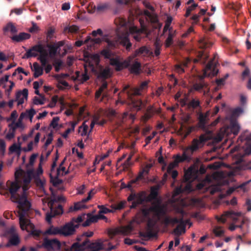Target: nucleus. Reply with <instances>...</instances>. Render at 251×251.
<instances>
[{
    "instance_id": "1",
    "label": "nucleus",
    "mask_w": 251,
    "mask_h": 251,
    "mask_svg": "<svg viewBox=\"0 0 251 251\" xmlns=\"http://www.w3.org/2000/svg\"><path fill=\"white\" fill-rule=\"evenodd\" d=\"M36 158H17L18 162L21 164L15 172V181H7L6 186L0 183V194L8 196L10 194L11 200L18 203V207H20V201L23 197L28 201L26 191L32 178H34L37 187L40 189L44 188L45 181L39 177L43 173L41 164L36 172L33 168Z\"/></svg>"
},
{
    "instance_id": "2",
    "label": "nucleus",
    "mask_w": 251,
    "mask_h": 251,
    "mask_svg": "<svg viewBox=\"0 0 251 251\" xmlns=\"http://www.w3.org/2000/svg\"><path fill=\"white\" fill-rule=\"evenodd\" d=\"M240 129V127L238 123L235 121H231L229 126L221 128L215 136H214L211 131H208L201 135L199 139H194L191 145L186 149V151L188 153H193L202 148L208 140H212L213 144L219 143L225 136L228 137L231 133L234 136L237 135Z\"/></svg>"
},
{
    "instance_id": "3",
    "label": "nucleus",
    "mask_w": 251,
    "mask_h": 251,
    "mask_svg": "<svg viewBox=\"0 0 251 251\" xmlns=\"http://www.w3.org/2000/svg\"><path fill=\"white\" fill-rule=\"evenodd\" d=\"M20 201V207H18L19 210L18 214L20 227L23 230H26L30 232L35 238H37L40 236L41 231L35 229L34 225L27 218L30 209L31 204L29 201L26 200L25 197H23Z\"/></svg>"
},
{
    "instance_id": "4",
    "label": "nucleus",
    "mask_w": 251,
    "mask_h": 251,
    "mask_svg": "<svg viewBox=\"0 0 251 251\" xmlns=\"http://www.w3.org/2000/svg\"><path fill=\"white\" fill-rule=\"evenodd\" d=\"M129 35L126 33L124 35H119L118 39L114 40H111L109 39L105 40L107 45L105 49H103L100 52V54L106 59L112 58L113 53L111 51V49L117 48L119 44L125 47L126 50L130 51L132 47V43L130 42Z\"/></svg>"
},
{
    "instance_id": "5",
    "label": "nucleus",
    "mask_w": 251,
    "mask_h": 251,
    "mask_svg": "<svg viewBox=\"0 0 251 251\" xmlns=\"http://www.w3.org/2000/svg\"><path fill=\"white\" fill-rule=\"evenodd\" d=\"M109 246V247L106 249L101 243L91 242L89 239H86L82 243L78 242L74 243L68 251H85L86 248H88L89 251H100L102 250L111 251L115 248V246L111 245L110 243Z\"/></svg>"
},
{
    "instance_id": "6",
    "label": "nucleus",
    "mask_w": 251,
    "mask_h": 251,
    "mask_svg": "<svg viewBox=\"0 0 251 251\" xmlns=\"http://www.w3.org/2000/svg\"><path fill=\"white\" fill-rule=\"evenodd\" d=\"M178 224L176 227L173 230V233L176 235L179 236L185 232V223L182 218L180 219L177 217H172L166 213L164 217H162L161 225L164 229H167L169 226H174L175 224Z\"/></svg>"
},
{
    "instance_id": "7",
    "label": "nucleus",
    "mask_w": 251,
    "mask_h": 251,
    "mask_svg": "<svg viewBox=\"0 0 251 251\" xmlns=\"http://www.w3.org/2000/svg\"><path fill=\"white\" fill-rule=\"evenodd\" d=\"M37 52L40 53L38 57V60L40 61L43 67H45L48 63V51L45 49V46L38 43L32 46L25 54L23 58H29L30 57H35L38 56Z\"/></svg>"
},
{
    "instance_id": "8",
    "label": "nucleus",
    "mask_w": 251,
    "mask_h": 251,
    "mask_svg": "<svg viewBox=\"0 0 251 251\" xmlns=\"http://www.w3.org/2000/svg\"><path fill=\"white\" fill-rule=\"evenodd\" d=\"M196 160L195 163L191 166L184 173V178L185 181H193L199 177L200 174L203 175L206 172V168L203 164H201L199 168V164H201L200 158H196Z\"/></svg>"
},
{
    "instance_id": "9",
    "label": "nucleus",
    "mask_w": 251,
    "mask_h": 251,
    "mask_svg": "<svg viewBox=\"0 0 251 251\" xmlns=\"http://www.w3.org/2000/svg\"><path fill=\"white\" fill-rule=\"evenodd\" d=\"M242 214L241 212H235L232 210H229L225 211L222 216L217 219L219 222L224 223L226 221V218H229L231 219L234 223H237V222L240 221V224L238 225H234L233 224H231L229 227V229L231 231L234 230L236 228H240L241 229H242L243 225L245 223V220L243 218H242Z\"/></svg>"
},
{
    "instance_id": "10",
    "label": "nucleus",
    "mask_w": 251,
    "mask_h": 251,
    "mask_svg": "<svg viewBox=\"0 0 251 251\" xmlns=\"http://www.w3.org/2000/svg\"><path fill=\"white\" fill-rule=\"evenodd\" d=\"M65 199L62 196H58L57 198L50 199L48 203V205L50 208V212L46 213V220L49 223H51V219L57 215H61L63 213V207L61 205L58 204L57 207L54 206V203L59 201H64Z\"/></svg>"
},
{
    "instance_id": "11",
    "label": "nucleus",
    "mask_w": 251,
    "mask_h": 251,
    "mask_svg": "<svg viewBox=\"0 0 251 251\" xmlns=\"http://www.w3.org/2000/svg\"><path fill=\"white\" fill-rule=\"evenodd\" d=\"M151 212L154 213V216L157 217V220L159 221L160 224L162 217H164L167 213L166 209L164 206L159 204L151 206L149 208H145L142 210L143 216L148 218H150L149 216Z\"/></svg>"
},
{
    "instance_id": "12",
    "label": "nucleus",
    "mask_w": 251,
    "mask_h": 251,
    "mask_svg": "<svg viewBox=\"0 0 251 251\" xmlns=\"http://www.w3.org/2000/svg\"><path fill=\"white\" fill-rule=\"evenodd\" d=\"M129 32L132 37L137 42H140L142 39L148 37L150 34V31L145 25H142L141 28L136 26L131 27L129 28Z\"/></svg>"
},
{
    "instance_id": "13",
    "label": "nucleus",
    "mask_w": 251,
    "mask_h": 251,
    "mask_svg": "<svg viewBox=\"0 0 251 251\" xmlns=\"http://www.w3.org/2000/svg\"><path fill=\"white\" fill-rule=\"evenodd\" d=\"M147 81L142 82L138 87H132L130 85H126L120 93H126L129 97L132 95H141V91L147 87Z\"/></svg>"
},
{
    "instance_id": "14",
    "label": "nucleus",
    "mask_w": 251,
    "mask_h": 251,
    "mask_svg": "<svg viewBox=\"0 0 251 251\" xmlns=\"http://www.w3.org/2000/svg\"><path fill=\"white\" fill-rule=\"evenodd\" d=\"M155 225L156 222L154 221L152 219L149 218L147 223L146 232H139V236L144 238H150L155 237L156 235V233H155L154 231Z\"/></svg>"
},
{
    "instance_id": "15",
    "label": "nucleus",
    "mask_w": 251,
    "mask_h": 251,
    "mask_svg": "<svg viewBox=\"0 0 251 251\" xmlns=\"http://www.w3.org/2000/svg\"><path fill=\"white\" fill-rule=\"evenodd\" d=\"M61 236L69 237L75 233L77 225H75L71 221L61 226Z\"/></svg>"
},
{
    "instance_id": "16",
    "label": "nucleus",
    "mask_w": 251,
    "mask_h": 251,
    "mask_svg": "<svg viewBox=\"0 0 251 251\" xmlns=\"http://www.w3.org/2000/svg\"><path fill=\"white\" fill-rule=\"evenodd\" d=\"M153 164L148 163L144 167H143L142 170L139 172L138 176L136 178L132 179L131 181L129 182L127 185H126V188L128 189H131L132 188V185L133 183H136L137 181L139 180L142 179L144 178V175H148L150 169L152 167Z\"/></svg>"
},
{
    "instance_id": "17",
    "label": "nucleus",
    "mask_w": 251,
    "mask_h": 251,
    "mask_svg": "<svg viewBox=\"0 0 251 251\" xmlns=\"http://www.w3.org/2000/svg\"><path fill=\"white\" fill-rule=\"evenodd\" d=\"M28 97V90L26 88L22 91H19L16 94L15 100H11L8 102V105L10 108L13 106V103L15 101H18V105L22 104L24 102V99H27Z\"/></svg>"
},
{
    "instance_id": "18",
    "label": "nucleus",
    "mask_w": 251,
    "mask_h": 251,
    "mask_svg": "<svg viewBox=\"0 0 251 251\" xmlns=\"http://www.w3.org/2000/svg\"><path fill=\"white\" fill-rule=\"evenodd\" d=\"M176 160L173 163H170L167 168V172L170 173L171 172V176L173 179H175L177 175L178 172L177 171H172V169L177 166L179 162H182L185 161H189L191 158H175Z\"/></svg>"
},
{
    "instance_id": "19",
    "label": "nucleus",
    "mask_w": 251,
    "mask_h": 251,
    "mask_svg": "<svg viewBox=\"0 0 251 251\" xmlns=\"http://www.w3.org/2000/svg\"><path fill=\"white\" fill-rule=\"evenodd\" d=\"M43 245L47 250H58L60 249L61 244L57 239H45L43 243Z\"/></svg>"
},
{
    "instance_id": "20",
    "label": "nucleus",
    "mask_w": 251,
    "mask_h": 251,
    "mask_svg": "<svg viewBox=\"0 0 251 251\" xmlns=\"http://www.w3.org/2000/svg\"><path fill=\"white\" fill-rule=\"evenodd\" d=\"M2 31L3 34L5 36H7L9 33L13 36L18 32V29L15 24L12 22H8L3 26Z\"/></svg>"
},
{
    "instance_id": "21",
    "label": "nucleus",
    "mask_w": 251,
    "mask_h": 251,
    "mask_svg": "<svg viewBox=\"0 0 251 251\" xmlns=\"http://www.w3.org/2000/svg\"><path fill=\"white\" fill-rule=\"evenodd\" d=\"M197 115L198 116L199 127L202 129H204L206 127V124L208 120V113L203 114L201 110L196 112Z\"/></svg>"
},
{
    "instance_id": "22",
    "label": "nucleus",
    "mask_w": 251,
    "mask_h": 251,
    "mask_svg": "<svg viewBox=\"0 0 251 251\" xmlns=\"http://www.w3.org/2000/svg\"><path fill=\"white\" fill-rule=\"evenodd\" d=\"M182 106L187 105L188 108L189 109L192 108L193 110L199 108V110L201 111V102L199 100L193 99L188 103H186L184 100H182Z\"/></svg>"
},
{
    "instance_id": "23",
    "label": "nucleus",
    "mask_w": 251,
    "mask_h": 251,
    "mask_svg": "<svg viewBox=\"0 0 251 251\" xmlns=\"http://www.w3.org/2000/svg\"><path fill=\"white\" fill-rule=\"evenodd\" d=\"M90 200V197H87L86 198L83 199L80 201L75 202L74 206H71L69 208L70 211H77L83 208H86L85 203Z\"/></svg>"
},
{
    "instance_id": "24",
    "label": "nucleus",
    "mask_w": 251,
    "mask_h": 251,
    "mask_svg": "<svg viewBox=\"0 0 251 251\" xmlns=\"http://www.w3.org/2000/svg\"><path fill=\"white\" fill-rule=\"evenodd\" d=\"M31 35L25 32H20L18 35L12 36L10 38L11 40L16 42H21L24 40L29 39Z\"/></svg>"
},
{
    "instance_id": "25",
    "label": "nucleus",
    "mask_w": 251,
    "mask_h": 251,
    "mask_svg": "<svg viewBox=\"0 0 251 251\" xmlns=\"http://www.w3.org/2000/svg\"><path fill=\"white\" fill-rule=\"evenodd\" d=\"M140 95H132L131 97H128L126 94L127 99L130 101L132 104L133 106L135 108L137 111L141 109V107L143 104L142 101L140 100H136L133 98L135 96H140Z\"/></svg>"
},
{
    "instance_id": "26",
    "label": "nucleus",
    "mask_w": 251,
    "mask_h": 251,
    "mask_svg": "<svg viewBox=\"0 0 251 251\" xmlns=\"http://www.w3.org/2000/svg\"><path fill=\"white\" fill-rule=\"evenodd\" d=\"M45 234L48 235H59L61 236V227L51 226L45 231Z\"/></svg>"
},
{
    "instance_id": "27",
    "label": "nucleus",
    "mask_w": 251,
    "mask_h": 251,
    "mask_svg": "<svg viewBox=\"0 0 251 251\" xmlns=\"http://www.w3.org/2000/svg\"><path fill=\"white\" fill-rule=\"evenodd\" d=\"M155 113L153 106H149L146 110L145 114L142 116L141 119L144 122L146 123L150 118H151Z\"/></svg>"
},
{
    "instance_id": "28",
    "label": "nucleus",
    "mask_w": 251,
    "mask_h": 251,
    "mask_svg": "<svg viewBox=\"0 0 251 251\" xmlns=\"http://www.w3.org/2000/svg\"><path fill=\"white\" fill-rule=\"evenodd\" d=\"M110 64L115 67V69L116 71H121L123 70L122 63L118 57L110 58Z\"/></svg>"
},
{
    "instance_id": "29",
    "label": "nucleus",
    "mask_w": 251,
    "mask_h": 251,
    "mask_svg": "<svg viewBox=\"0 0 251 251\" xmlns=\"http://www.w3.org/2000/svg\"><path fill=\"white\" fill-rule=\"evenodd\" d=\"M197 57L198 58L194 60V62L201 61L202 63H205L208 58V55L207 53L202 50L199 51Z\"/></svg>"
},
{
    "instance_id": "30",
    "label": "nucleus",
    "mask_w": 251,
    "mask_h": 251,
    "mask_svg": "<svg viewBox=\"0 0 251 251\" xmlns=\"http://www.w3.org/2000/svg\"><path fill=\"white\" fill-rule=\"evenodd\" d=\"M46 47L50 49L48 51L49 56L51 58H54L57 54L58 48L54 44H47Z\"/></svg>"
},
{
    "instance_id": "31",
    "label": "nucleus",
    "mask_w": 251,
    "mask_h": 251,
    "mask_svg": "<svg viewBox=\"0 0 251 251\" xmlns=\"http://www.w3.org/2000/svg\"><path fill=\"white\" fill-rule=\"evenodd\" d=\"M141 64L140 62L136 61L130 66L129 70L131 73L138 75L140 73Z\"/></svg>"
},
{
    "instance_id": "32",
    "label": "nucleus",
    "mask_w": 251,
    "mask_h": 251,
    "mask_svg": "<svg viewBox=\"0 0 251 251\" xmlns=\"http://www.w3.org/2000/svg\"><path fill=\"white\" fill-rule=\"evenodd\" d=\"M111 76V69L109 67H106L100 72L98 76L102 79H106L110 77Z\"/></svg>"
},
{
    "instance_id": "33",
    "label": "nucleus",
    "mask_w": 251,
    "mask_h": 251,
    "mask_svg": "<svg viewBox=\"0 0 251 251\" xmlns=\"http://www.w3.org/2000/svg\"><path fill=\"white\" fill-rule=\"evenodd\" d=\"M34 68V76L35 78L41 75L43 73V69L42 67L40 66L38 63L35 62L33 63Z\"/></svg>"
},
{
    "instance_id": "34",
    "label": "nucleus",
    "mask_w": 251,
    "mask_h": 251,
    "mask_svg": "<svg viewBox=\"0 0 251 251\" xmlns=\"http://www.w3.org/2000/svg\"><path fill=\"white\" fill-rule=\"evenodd\" d=\"M9 151L10 153L14 152L17 153L19 157L21 151H22V148L21 147L20 145L13 144L10 147Z\"/></svg>"
},
{
    "instance_id": "35",
    "label": "nucleus",
    "mask_w": 251,
    "mask_h": 251,
    "mask_svg": "<svg viewBox=\"0 0 251 251\" xmlns=\"http://www.w3.org/2000/svg\"><path fill=\"white\" fill-rule=\"evenodd\" d=\"M212 46V44L204 38H201L199 41V48L201 49H206Z\"/></svg>"
},
{
    "instance_id": "36",
    "label": "nucleus",
    "mask_w": 251,
    "mask_h": 251,
    "mask_svg": "<svg viewBox=\"0 0 251 251\" xmlns=\"http://www.w3.org/2000/svg\"><path fill=\"white\" fill-rule=\"evenodd\" d=\"M159 189V186H153L151 188V193L149 197L151 200H155L158 196V190Z\"/></svg>"
},
{
    "instance_id": "37",
    "label": "nucleus",
    "mask_w": 251,
    "mask_h": 251,
    "mask_svg": "<svg viewBox=\"0 0 251 251\" xmlns=\"http://www.w3.org/2000/svg\"><path fill=\"white\" fill-rule=\"evenodd\" d=\"M9 243L13 246H16L20 243V239L18 234L9 236Z\"/></svg>"
},
{
    "instance_id": "38",
    "label": "nucleus",
    "mask_w": 251,
    "mask_h": 251,
    "mask_svg": "<svg viewBox=\"0 0 251 251\" xmlns=\"http://www.w3.org/2000/svg\"><path fill=\"white\" fill-rule=\"evenodd\" d=\"M58 176L56 174V176L53 177L52 175L51 174H50V181L54 186H56L62 182V180L58 178Z\"/></svg>"
},
{
    "instance_id": "39",
    "label": "nucleus",
    "mask_w": 251,
    "mask_h": 251,
    "mask_svg": "<svg viewBox=\"0 0 251 251\" xmlns=\"http://www.w3.org/2000/svg\"><path fill=\"white\" fill-rule=\"evenodd\" d=\"M213 233L215 234V236L217 237H221L222 236L224 233L225 231L221 226H216L213 228Z\"/></svg>"
},
{
    "instance_id": "40",
    "label": "nucleus",
    "mask_w": 251,
    "mask_h": 251,
    "mask_svg": "<svg viewBox=\"0 0 251 251\" xmlns=\"http://www.w3.org/2000/svg\"><path fill=\"white\" fill-rule=\"evenodd\" d=\"M22 121L18 120V122L16 123H15V121H13L12 123L9 125V126L13 131H15L17 128L22 127Z\"/></svg>"
},
{
    "instance_id": "41",
    "label": "nucleus",
    "mask_w": 251,
    "mask_h": 251,
    "mask_svg": "<svg viewBox=\"0 0 251 251\" xmlns=\"http://www.w3.org/2000/svg\"><path fill=\"white\" fill-rule=\"evenodd\" d=\"M207 86V84L205 83L203 81H201L199 83H195L193 85V88L196 91H200L204 87H206Z\"/></svg>"
},
{
    "instance_id": "42",
    "label": "nucleus",
    "mask_w": 251,
    "mask_h": 251,
    "mask_svg": "<svg viewBox=\"0 0 251 251\" xmlns=\"http://www.w3.org/2000/svg\"><path fill=\"white\" fill-rule=\"evenodd\" d=\"M66 158H64V160L61 162V163L60 165L59 168H57V171H56V174L57 176H63L64 175H65L67 174V172H65V168L62 166L63 162L66 160Z\"/></svg>"
},
{
    "instance_id": "43",
    "label": "nucleus",
    "mask_w": 251,
    "mask_h": 251,
    "mask_svg": "<svg viewBox=\"0 0 251 251\" xmlns=\"http://www.w3.org/2000/svg\"><path fill=\"white\" fill-rule=\"evenodd\" d=\"M126 204V201H122L118 203L112 204L111 207L114 210H121L124 208Z\"/></svg>"
},
{
    "instance_id": "44",
    "label": "nucleus",
    "mask_w": 251,
    "mask_h": 251,
    "mask_svg": "<svg viewBox=\"0 0 251 251\" xmlns=\"http://www.w3.org/2000/svg\"><path fill=\"white\" fill-rule=\"evenodd\" d=\"M82 221L83 217L82 216L80 215L76 218H73L70 221L75 225H77V228H78L80 224L82 222Z\"/></svg>"
},
{
    "instance_id": "45",
    "label": "nucleus",
    "mask_w": 251,
    "mask_h": 251,
    "mask_svg": "<svg viewBox=\"0 0 251 251\" xmlns=\"http://www.w3.org/2000/svg\"><path fill=\"white\" fill-rule=\"evenodd\" d=\"M198 6V5L197 3H193L191 6H188L186 9V13L185 14V16L186 17H189L190 15L191 12L193 10H194Z\"/></svg>"
},
{
    "instance_id": "46",
    "label": "nucleus",
    "mask_w": 251,
    "mask_h": 251,
    "mask_svg": "<svg viewBox=\"0 0 251 251\" xmlns=\"http://www.w3.org/2000/svg\"><path fill=\"white\" fill-rule=\"evenodd\" d=\"M93 234L94 233L92 231L85 232L82 234V235L80 237H78L76 238V239L77 241L79 242L82 240V238H84L85 240L86 239H87L88 237H90L92 236Z\"/></svg>"
},
{
    "instance_id": "47",
    "label": "nucleus",
    "mask_w": 251,
    "mask_h": 251,
    "mask_svg": "<svg viewBox=\"0 0 251 251\" xmlns=\"http://www.w3.org/2000/svg\"><path fill=\"white\" fill-rule=\"evenodd\" d=\"M115 23L119 26H125L126 25V21L125 19L118 18L115 20Z\"/></svg>"
},
{
    "instance_id": "48",
    "label": "nucleus",
    "mask_w": 251,
    "mask_h": 251,
    "mask_svg": "<svg viewBox=\"0 0 251 251\" xmlns=\"http://www.w3.org/2000/svg\"><path fill=\"white\" fill-rule=\"evenodd\" d=\"M63 62L60 59L55 60L53 63V66L55 68V71L58 72L60 70V67L62 66Z\"/></svg>"
},
{
    "instance_id": "49",
    "label": "nucleus",
    "mask_w": 251,
    "mask_h": 251,
    "mask_svg": "<svg viewBox=\"0 0 251 251\" xmlns=\"http://www.w3.org/2000/svg\"><path fill=\"white\" fill-rule=\"evenodd\" d=\"M5 234L6 236L9 235V236L17 234L15 227L12 226L10 228L7 229L5 231Z\"/></svg>"
},
{
    "instance_id": "50",
    "label": "nucleus",
    "mask_w": 251,
    "mask_h": 251,
    "mask_svg": "<svg viewBox=\"0 0 251 251\" xmlns=\"http://www.w3.org/2000/svg\"><path fill=\"white\" fill-rule=\"evenodd\" d=\"M243 112V109L241 107L235 108L232 112L233 117H237Z\"/></svg>"
},
{
    "instance_id": "51",
    "label": "nucleus",
    "mask_w": 251,
    "mask_h": 251,
    "mask_svg": "<svg viewBox=\"0 0 251 251\" xmlns=\"http://www.w3.org/2000/svg\"><path fill=\"white\" fill-rule=\"evenodd\" d=\"M40 30L39 27L34 22H32V26L28 29V31L30 33H37Z\"/></svg>"
},
{
    "instance_id": "52",
    "label": "nucleus",
    "mask_w": 251,
    "mask_h": 251,
    "mask_svg": "<svg viewBox=\"0 0 251 251\" xmlns=\"http://www.w3.org/2000/svg\"><path fill=\"white\" fill-rule=\"evenodd\" d=\"M79 30L78 26L75 25H72L70 26L66 27L65 28V30H68L69 32L71 33H76Z\"/></svg>"
},
{
    "instance_id": "53",
    "label": "nucleus",
    "mask_w": 251,
    "mask_h": 251,
    "mask_svg": "<svg viewBox=\"0 0 251 251\" xmlns=\"http://www.w3.org/2000/svg\"><path fill=\"white\" fill-rule=\"evenodd\" d=\"M55 32L54 28L52 27H50L47 33V42L53 37V34Z\"/></svg>"
},
{
    "instance_id": "54",
    "label": "nucleus",
    "mask_w": 251,
    "mask_h": 251,
    "mask_svg": "<svg viewBox=\"0 0 251 251\" xmlns=\"http://www.w3.org/2000/svg\"><path fill=\"white\" fill-rule=\"evenodd\" d=\"M224 165L225 164L223 163L215 162L212 164L209 165L208 167L211 169L217 170L221 168L222 166H224Z\"/></svg>"
},
{
    "instance_id": "55",
    "label": "nucleus",
    "mask_w": 251,
    "mask_h": 251,
    "mask_svg": "<svg viewBox=\"0 0 251 251\" xmlns=\"http://www.w3.org/2000/svg\"><path fill=\"white\" fill-rule=\"evenodd\" d=\"M5 151V143L3 140H0V155H4Z\"/></svg>"
},
{
    "instance_id": "56",
    "label": "nucleus",
    "mask_w": 251,
    "mask_h": 251,
    "mask_svg": "<svg viewBox=\"0 0 251 251\" xmlns=\"http://www.w3.org/2000/svg\"><path fill=\"white\" fill-rule=\"evenodd\" d=\"M107 38L103 37L102 38H96L91 39V44L92 45L99 44L101 43L102 41H105L107 39Z\"/></svg>"
},
{
    "instance_id": "57",
    "label": "nucleus",
    "mask_w": 251,
    "mask_h": 251,
    "mask_svg": "<svg viewBox=\"0 0 251 251\" xmlns=\"http://www.w3.org/2000/svg\"><path fill=\"white\" fill-rule=\"evenodd\" d=\"M26 113H27V117L29 118L30 122H32V118L36 114V111L34 109L31 108L29 110H26Z\"/></svg>"
},
{
    "instance_id": "58",
    "label": "nucleus",
    "mask_w": 251,
    "mask_h": 251,
    "mask_svg": "<svg viewBox=\"0 0 251 251\" xmlns=\"http://www.w3.org/2000/svg\"><path fill=\"white\" fill-rule=\"evenodd\" d=\"M213 68V62L212 61L209 62L206 65L205 69L203 73L204 77L207 75V71H210Z\"/></svg>"
},
{
    "instance_id": "59",
    "label": "nucleus",
    "mask_w": 251,
    "mask_h": 251,
    "mask_svg": "<svg viewBox=\"0 0 251 251\" xmlns=\"http://www.w3.org/2000/svg\"><path fill=\"white\" fill-rule=\"evenodd\" d=\"M59 120V118L58 117H54L50 124V126H52L53 128H56Z\"/></svg>"
},
{
    "instance_id": "60",
    "label": "nucleus",
    "mask_w": 251,
    "mask_h": 251,
    "mask_svg": "<svg viewBox=\"0 0 251 251\" xmlns=\"http://www.w3.org/2000/svg\"><path fill=\"white\" fill-rule=\"evenodd\" d=\"M119 233V230L118 229H111L108 231V235L111 238H113Z\"/></svg>"
},
{
    "instance_id": "61",
    "label": "nucleus",
    "mask_w": 251,
    "mask_h": 251,
    "mask_svg": "<svg viewBox=\"0 0 251 251\" xmlns=\"http://www.w3.org/2000/svg\"><path fill=\"white\" fill-rule=\"evenodd\" d=\"M131 158H127V159L123 163V167L124 169H127L130 165H132V162L131 160Z\"/></svg>"
},
{
    "instance_id": "62",
    "label": "nucleus",
    "mask_w": 251,
    "mask_h": 251,
    "mask_svg": "<svg viewBox=\"0 0 251 251\" xmlns=\"http://www.w3.org/2000/svg\"><path fill=\"white\" fill-rule=\"evenodd\" d=\"M89 79V76L87 75V71L86 69H85V73H84L82 75V77H81V79H79V80L80 81V82L82 83L86 81L87 80H88Z\"/></svg>"
},
{
    "instance_id": "63",
    "label": "nucleus",
    "mask_w": 251,
    "mask_h": 251,
    "mask_svg": "<svg viewBox=\"0 0 251 251\" xmlns=\"http://www.w3.org/2000/svg\"><path fill=\"white\" fill-rule=\"evenodd\" d=\"M87 216L92 223H96L99 220L98 215H91L90 214H88Z\"/></svg>"
},
{
    "instance_id": "64",
    "label": "nucleus",
    "mask_w": 251,
    "mask_h": 251,
    "mask_svg": "<svg viewBox=\"0 0 251 251\" xmlns=\"http://www.w3.org/2000/svg\"><path fill=\"white\" fill-rule=\"evenodd\" d=\"M108 6V4L107 3L99 4L97 6V10L98 11H102L106 9Z\"/></svg>"
}]
</instances>
